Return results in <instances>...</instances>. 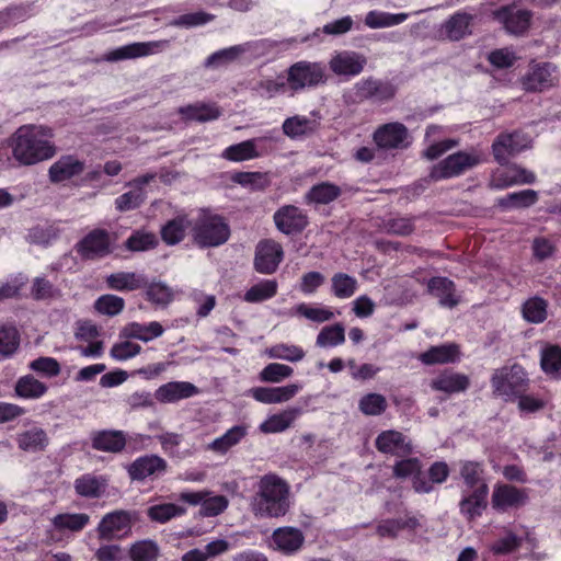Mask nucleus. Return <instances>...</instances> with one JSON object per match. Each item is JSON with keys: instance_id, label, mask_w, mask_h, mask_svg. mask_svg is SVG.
Returning <instances> with one entry per match:
<instances>
[{"instance_id": "58836bf2", "label": "nucleus", "mask_w": 561, "mask_h": 561, "mask_svg": "<svg viewBox=\"0 0 561 561\" xmlns=\"http://www.w3.org/2000/svg\"><path fill=\"white\" fill-rule=\"evenodd\" d=\"M221 157L226 160L236 162L257 158L259 152L256 150V140L249 139L236 145H231L224 150Z\"/></svg>"}, {"instance_id": "6ab92c4d", "label": "nucleus", "mask_w": 561, "mask_h": 561, "mask_svg": "<svg viewBox=\"0 0 561 561\" xmlns=\"http://www.w3.org/2000/svg\"><path fill=\"white\" fill-rule=\"evenodd\" d=\"M535 181L536 175L531 171L518 164H511L494 172L490 186L502 190L516 184H533Z\"/></svg>"}, {"instance_id": "49530a36", "label": "nucleus", "mask_w": 561, "mask_h": 561, "mask_svg": "<svg viewBox=\"0 0 561 561\" xmlns=\"http://www.w3.org/2000/svg\"><path fill=\"white\" fill-rule=\"evenodd\" d=\"M76 492L84 497H99L104 492L105 481L92 474H84L75 481Z\"/></svg>"}, {"instance_id": "72a5a7b5", "label": "nucleus", "mask_w": 561, "mask_h": 561, "mask_svg": "<svg viewBox=\"0 0 561 561\" xmlns=\"http://www.w3.org/2000/svg\"><path fill=\"white\" fill-rule=\"evenodd\" d=\"M301 413V408H289L280 413L273 414L260 425V431L266 434L284 432L293 425Z\"/></svg>"}, {"instance_id": "864d4df0", "label": "nucleus", "mask_w": 561, "mask_h": 561, "mask_svg": "<svg viewBox=\"0 0 561 561\" xmlns=\"http://www.w3.org/2000/svg\"><path fill=\"white\" fill-rule=\"evenodd\" d=\"M266 353L271 358L287 360L290 363L300 362L306 355L301 347L285 343L273 345L266 351Z\"/></svg>"}, {"instance_id": "9b49d317", "label": "nucleus", "mask_w": 561, "mask_h": 561, "mask_svg": "<svg viewBox=\"0 0 561 561\" xmlns=\"http://www.w3.org/2000/svg\"><path fill=\"white\" fill-rule=\"evenodd\" d=\"M167 470V460L154 454L140 456L127 467L130 480L138 482L159 479Z\"/></svg>"}, {"instance_id": "2f4dec72", "label": "nucleus", "mask_w": 561, "mask_h": 561, "mask_svg": "<svg viewBox=\"0 0 561 561\" xmlns=\"http://www.w3.org/2000/svg\"><path fill=\"white\" fill-rule=\"evenodd\" d=\"M342 190L339 185L330 182H321L310 187L305 195L308 205H328L339 198Z\"/></svg>"}, {"instance_id": "338daca9", "label": "nucleus", "mask_w": 561, "mask_h": 561, "mask_svg": "<svg viewBox=\"0 0 561 561\" xmlns=\"http://www.w3.org/2000/svg\"><path fill=\"white\" fill-rule=\"evenodd\" d=\"M483 468L477 461H463L460 467V476L469 488L477 489L481 483H485L482 479Z\"/></svg>"}, {"instance_id": "79ce46f5", "label": "nucleus", "mask_w": 561, "mask_h": 561, "mask_svg": "<svg viewBox=\"0 0 561 561\" xmlns=\"http://www.w3.org/2000/svg\"><path fill=\"white\" fill-rule=\"evenodd\" d=\"M247 435V427L243 425H236L228 430L222 436L216 438L208 445V449L225 454L231 447L236 446Z\"/></svg>"}, {"instance_id": "4be33fe9", "label": "nucleus", "mask_w": 561, "mask_h": 561, "mask_svg": "<svg viewBox=\"0 0 561 561\" xmlns=\"http://www.w3.org/2000/svg\"><path fill=\"white\" fill-rule=\"evenodd\" d=\"M127 434L119 430H102L91 434L93 449L111 454H119L127 447Z\"/></svg>"}, {"instance_id": "4c0bfd02", "label": "nucleus", "mask_w": 561, "mask_h": 561, "mask_svg": "<svg viewBox=\"0 0 561 561\" xmlns=\"http://www.w3.org/2000/svg\"><path fill=\"white\" fill-rule=\"evenodd\" d=\"M47 390L48 387L33 375L20 377L14 387L16 396L24 399H38L43 397Z\"/></svg>"}, {"instance_id": "6e6d98bb", "label": "nucleus", "mask_w": 561, "mask_h": 561, "mask_svg": "<svg viewBox=\"0 0 561 561\" xmlns=\"http://www.w3.org/2000/svg\"><path fill=\"white\" fill-rule=\"evenodd\" d=\"M158 239L152 232L142 230L135 231L126 241L125 248L133 252L148 251L154 249Z\"/></svg>"}, {"instance_id": "37998d69", "label": "nucleus", "mask_w": 561, "mask_h": 561, "mask_svg": "<svg viewBox=\"0 0 561 561\" xmlns=\"http://www.w3.org/2000/svg\"><path fill=\"white\" fill-rule=\"evenodd\" d=\"M278 284L275 279H264L250 287L244 294V301L257 304L273 298L277 294Z\"/></svg>"}, {"instance_id": "ddd939ff", "label": "nucleus", "mask_w": 561, "mask_h": 561, "mask_svg": "<svg viewBox=\"0 0 561 561\" xmlns=\"http://www.w3.org/2000/svg\"><path fill=\"white\" fill-rule=\"evenodd\" d=\"M169 39L131 43L111 50L106 54L105 60L113 62L125 59L147 57L162 53L169 47Z\"/></svg>"}, {"instance_id": "393cba45", "label": "nucleus", "mask_w": 561, "mask_h": 561, "mask_svg": "<svg viewBox=\"0 0 561 561\" xmlns=\"http://www.w3.org/2000/svg\"><path fill=\"white\" fill-rule=\"evenodd\" d=\"M376 448L383 454L408 456L412 453V446L405 436L393 430L381 432L376 438Z\"/></svg>"}, {"instance_id": "4468645a", "label": "nucleus", "mask_w": 561, "mask_h": 561, "mask_svg": "<svg viewBox=\"0 0 561 561\" xmlns=\"http://www.w3.org/2000/svg\"><path fill=\"white\" fill-rule=\"evenodd\" d=\"M373 139L380 149H404L410 145V133L402 123L392 122L379 126Z\"/></svg>"}, {"instance_id": "7ed1b4c3", "label": "nucleus", "mask_w": 561, "mask_h": 561, "mask_svg": "<svg viewBox=\"0 0 561 561\" xmlns=\"http://www.w3.org/2000/svg\"><path fill=\"white\" fill-rule=\"evenodd\" d=\"M230 236V228L221 216L202 211L193 225L194 241L202 248L224 244Z\"/></svg>"}, {"instance_id": "2eb2a0df", "label": "nucleus", "mask_w": 561, "mask_h": 561, "mask_svg": "<svg viewBox=\"0 0 561 561\" xmlns=\"http://www.w3.org/2000/svg\"><path fill=\"white\" fill-rule=\"evenodd\" d=\"M529 147V139L519 131L501 134L492 145V152L496 162L506 165L511 158L517 156Z\"/></svg>"}, {"instance_id": "423d86ee", "label": "nucleus", "mask_w": 561, "mask_h": 561, "mask_svg": "<svg viewBox=\"0 0 561 561\" xmlns=\"http://www.w3.org/2000/svg\"><path fill=\"white\" fill-rule=\"evenodd\" d=\"M492 18L502 25L504 31L514 36H523L530 28L533 11L523 8L518 1L500 7L492 12Z\"/></svg>"}, {"instance_id": "f3484780", "label": "nucleus", "mask_w": 561, "mask_h": 561, "mask_svg": "<svg viewBox=\"0 0 561 561\" xmlns=\"http://www.w3.org/2000/svg\"><path fill=\"white\" fill-rule=\"evenodd\" d=\"M273 219L276 228L288 236L300 233L309 224L307 214L295 205L282 206Z\"/></svg>"}, {"instance_id": "3c124183", "label": "nucleus", "mask_w": 561, "mask_h": 561, "mask_svg": "<svg viewBox=\"0 0 561 561\" xmlns=\"http://www.w3.org/2000/svg\"><path fill=\"white\" fill-rule=\"evenodd\" d=\"M185 513V507L173 503L156 504L150 506L147 511V514L151 520L161 524L167 523L174 517L182 516Z\"/></svg>"}, {"instance_id": "20e7f679", "label": "nucleus", "mask_w": 561, "mask_h": 561, "mask_svg": "<svg viewBox=\"0 0 561 561\" xmlns=\"http://www.w3.org/2000/svg\"><path fill=\"white\" fill-rule=\"evenodd\" d=\"M482 161V154L476 149L457 151L433 165L430 178L434 181L457 178L472 170Z\"/></svg>"}, {"instance_id": "8fccbe9b", "label": "nucleus", "mask_w": 561, "mask_h": 561, "mask_svg": "<svg viewBox=\"0 0 561 561\" xmlns=\"http://www.w3.org/2000/svg\"><path fill=\"white\" fill-rule=\"evenodd\" d=\"M345 341V330L341 323L327 325L319 332L316 344L319 347H333L343 344Z\"/></svg>"}, {"instance_id": "052dcab7", "label": "nucleus", "mask_w": 561, "mask_h": 561, "mask_svg": "<svg viewBox=\"0 0 561 561\" xmlns=\"http://www.w3.org/2000/svg\"><path fill=\"white\" fill-rule=\"evenodd\" d=\"M60 296L56 288L46 277H35L31 286V297L34 300H51Z\"/></svg>"}, {"instance_id": "4d7b16f0", "label": "nucleus", "mask_w": 561, "mask_h": 561, "mask_svg": "<svg viewBox=\"0 0 561 561\" xmlns=\"http://www.w3.org/2000/svg\"><path fill=\"white\" fill-rule=\"evenodd\" d=\"M541 368L552 376H561V347L551 345L541 353Z\"/></svg>"}, {"instance_id": "9d476101", "label": "nucleus", "mask_w": 561, "mask_h": 561, "mask_svg": "<svg viewBox=\"0 0 561 561\" xmlns=\"http://www.w3.org/2000/svg\"><path fill=\"white\" fill-rule=\"evenodd\" d=\"M355 96L358 101H373L374 103H387L397 93V87L388 81L368 77L359 80L354 85Z\"/></svg>"}, {"instance_id": "69168bd1", "label": "nucleus", "mask_w": 561, "mask_h": 561, "mask_svg": "<svg viewBox=\"0 0 561 561\" xmlns=\"http://www.w3.org/2000/svg\"><path fill=\"white\" fill-rule=\"evenodd\" d=\"M145 201V190H133L122 194L115 199V208L121 213L129 211L140 207Z\"/></svg>"}, {"instance_id": "f704fd0d", "label": "nucleus", "mask_w": 561, "mask_h": 561, "mask_svg": "<svg viewBox=\"0 0 561 561\" xmlns=\"http://www.w3.org/2000/svg\"><path fill=\"white\" fill-rule=\"evenodd\" d=\"M179 113L190 121L208 122L217 119L221 110L215 103H195L180 107Z\"/></svg>"}, {"instance_id": "6e6552de", "label": "nucleus", "mask_w": 561, "mask_h": 561, "mask_svg": "<svg viewBox=\"0 0 561 561\" xmlns=\"http://www.w3.org/2000/svg\"><path fill=\"white\" fill-rule=\"evenodd\" d=\"M559 82L558 67L549 61H531L527 72L522 77L520 84L526 92H541Z\"/></svg>"}, {"instance_id": "e433bc0d", "label": "nucleus", "mask_w": 561, "mask_h": 561, "mask_svg": "<svg viewBox=\"0 0 561 561\" xmlns=\"http://www.w3.org/2000/svg\"><path fill=\"white\" fill-rule=\"evenodd\" d=\"M106 284L114 290H136L147 285L144 276L133 272L113 273L106 277Z\"/></svg>"}, {"instance_id": "bf43d9fd", "label": "nucleus", "mask_w": 561, "mask_h": 561, "mask_svg": "<svg viewBox=\"0 0 561 561\" xmlns=\"http://www.w3.org/2000/svg\"><path fill=\"white\" fill-rule=\"evenodd\" d=\"M294 374V369L285 364L271 363L260 373L259 378L263 382L278 383Z\"/></svg>"}, {"instance_id": "b1692460", "label": "nucleus", "mask_w": 561, "mask_h": 561, "mask_svg": "<svg viewBox=\"0 0 561 561\" xmlns=\"http://www.w3.org/2000/svg\"><path fill=\"white\" fill-rule=\"evenodd\" d=\"M199 389L188 381H170L160 386L154 393L156 399L161 403H174L176 401L194 397Z\"/></svg>"}, {"instance_id": "412c9836", "label": "nucleus", "mask_w": 561, "mask_h": 561, "mask_svg": "<svg viewBox=\"0 0 561 561\" xmlns=\"http://www.w3.org/2000/svg\"><path fill=\"white\" fill-rule=\"evenodd\" d=\"M272 543L275 550L284 554H294L302 548L305 535L297 527H279L272 534Z\"/></svg>"}, {"instance_id": "a18cd8bd", "label": "nucleus", "mask_w": 561, "mask_h": 561, "mask_svg": "<svg viewBox=\"0 0 561 561\" xmlns=\"http://www.w3.org/2000/svg\"><path fill=\"white\" fill-rule=\"evenodd\" d=\"M471 15L467 13H456L445 22L443 28L446 37L450 41H459L469 34Z\"/></svg>"}, {"instance_id": "de8ad7c7", "label": "nucleus", "mask_w": 561, "mask_h": 561, "mask_svg": "<svg viewBox=\"0 0 561 561\" xmlns=\"http://www.w3.org/2000/svg\"><path fill=\"white\" fill-rule=\"evenodd\" d=\"M407 19V13L392 14L381 11H369L365 16V24L370 28H382L398 25Z\"/></svg>"}, {"instance_id": "c756f323", "label": "nucleus", "mask_w": 561, "mask_h": 561, "mask_svg": "<svg viewBox=\"0 0 561 561\" xmlns=\"http://www.w3.org/2000/svg\"><path fill=\"white\" fill-rule=\"evenodd\" d=\"M459 358V346L455 343L432 346L419 356V359L425 365L456 363Z\"/></svg>"}, {"instance_id": "0eeeda50", "label": "nucleus", "mask_w": 561, "mask_h": 561, "mask_svg": "<svg viewBox=\"0 0 561 561\" xmlns=\"http://www.w3.org/2000/svg\"><path fill=\"white\" fill-rule=\"evenodd\" d=\"M136 513L117 510L105 514L96 527L98 537L101 540L122 539L130 535Z\"/></svg>"}, {"instance_id": "f03ea898", "label": "nucleus", "mask_w": 561, "mask_h": 561, "mask_svg": "<svg viewBox=\"0 0 561 561\" xmlns=\"http://www.w3.org/2000/svg\"><path fill=\"white\" fill-rule=\"evenodd\" d=\"M251 505L254 514L262 517L285 516L290 507L288 484L275 474L262 477Z\"/></svg>"}, {"instance_id": "473e14b6", "label": "nucleus", "mask_w": 561, "mask_h": 561, "mask_svg": "<svg viewBox=\"0 0 561 561\" xmlns=\"http://www.w3.org/2000/svg\"><path fill=\"white\" fill-rule=\"evenodd\" d=\"M318 127L319 123L316 119L295 115L284 121L282 129L287 137L291 139H299L312 135Z\"/></svg>"}, {"instance_id": "1a4fd4ad", "label": "nucleus", "mask_w": 561, "mask_h": 561, "mask_svg": "<svg viewBox=\"0 0 561 561\" xmlns=\"http://www.w3.org/2000/svg\"><path fill=\"white\" fill-rule=\"evenodd\" d=\"M323 82H325V71L320 62L297 61L287 70V83L294 92Z\"/></svg>"}, {"instance_id": "a878e982", "label": "nucleus", "mask_w": 561, "mask_h": 561, "mask_svg": "<svg viewBox=\"0 0 561 561\" xmlns=\"http://www.w3.org/2000/svg\"><path fill=\"white\" fill-rule=\"evenodd\" d=\"M430 386L435 391L453 394L466 391L470 386V379L465 374L444 370L431 380Z\"/></svg>"}, {"instance_id": "603ef678", "label": "nucleus", "mask_w": 561, "mask_h": 561, "mask_svg": "<svg viewBox=\"0 0 561 561\" xmlns=\"http://www.w3.org/2000/svg\"><path fill=\"white\" fill-rule=\"evenodd\" d=\"M94 310L107 317H115L119 314L125 308V300L116 295H102L93 305Z\"/></svg>"}, {"instance_id": "13d9d810", "label": "nucleus", "mask_w": 561, "mask_h": 561, "mask_svg": "<svg viewBox=\"0 0 561 561\" xmlns=\"http://www.w3.org/2000/svg\"><path fill=\"white\" fill-rule=\"evenodd\" d=\"M547 302L542 298L534 297L523 305V316L531 323H541L547 318Z\"/></svg>"}, {"instance_id": "c9c22d12", "label": "nucleus", "mask_w": 561, "mask_h": 561, "mask_svg": "<svg viewBox=\"0 0 561 561\" xmlns=\"http://www.w3.org/2000/svg\"><path fill=\"white\" fill-rule=\"evenodd\" d=\"M90 523V516L85 513H64L51 519L54 529L64 533H79Z\"/></svg>"}, {"instance_id": "a19ab883", "label": "nucleus", "mask_w": 561, "mask_h": 561, "mask_svg": "<svg viewBox=\"0 0 561 561\" xmlns=\"http://www.w3.org/2000/svg\"><path fill=\"white\" fill-rule=\"evenodd\" d=\"M249 50V47L247 44L242 45H234L228 48L220 49L218 51H215L211 54L206 60H205V67L207 68H217L220 66H225L228 64H231L239 59L241 55L247 53Z\"/></svg>"}, {"instance_id": "5fc2aeb1", "label": "nucleus", "mask_w": 561, "mask_h": 561, "mask_svg": "<svg viewBox=\"0 0 561 561\" xmlns=\"http://www.w3.org/2000/svg\"><path fill=\"white\" fill-rule=\"evenodd\" d=\"M159 547L153 540H140L131 545L129 557L131 561H157Z\"/></svg>"}, {"instance_id": "a211bd4d", "label": "nucleus", "mask_w": 561, "mask_h": 561, "mask_svg": "<svg viewBox=\"0 0 561 561\" xmlns=\"http://www.w3.org/2000/svg\"><path fill=\"white\" fill-rule=\"evenodd\" d=\"M527 501V491L525 489H518L512 484H496L491 497L492 507L497 512L518 508L524 506Z\"/></svg>"}, {"instance_id": "0e129e2a", "label": "nucleus", "mask_w": 561, "mask_h": 561, "mask_svg": "<svg viewBox=\"0 0 561 561\" xmlns=\"http://www.w3.org/2000/svg\"><path fill=\"white\" fill-rule=\"evenodd\" d=\"M20 339L15 327L4 324L0 328V354L12 355L19 347Z\"/></svg>"}, {"instance_id": "7c9ffc66", "label": "nucleus", "mask_w": 561, "mask_h": 561, "mask_svg": "<svg viewBox=\"0 0 561 561\" xmlns=\"http://www.w3.org/2000/svg\"><path fill=\"white\" fill-rule=\"evenodd\" d=\"M163 332V327L157 321H152L148 324L130 322L121 330L119 336L124 339H136L142 342H149L161 336Z\"/></svg>"}, {"instance_id": "e2e57ef3", "label": "nucleus", "mask_w": 561, "mask_h": 561, "mask_svg": "<svg viewBox=\"0 0 561 561\" xmlns=\"http://www.w3.org/2000/svg\"><path fill=\"white\" fill-rule=\"evenodd\" d=\"M387 407L386 398L379 393H368L358 402V408L365 415H380L386 411Z\"/></svg>"}, {"instance_id": "cd10ccee", "label": "nucleus", "mask_w": 561, "mask_h": 561, "mask_svg": "<svg viewBox=\"0 0 561 561\" xmlns=\"http://www.w3.org/2000/svg\"><path fill=\"white\" fill-rule=\"evenodd\" d=\"M15 442L18 447L25 453H41L49 445V437L44 428L33 426L18 433Z\"/></svg>"}, {"instance_id": "aec40b11", "label": "nucleus", "mask_w": 561, "mask_h": 561, "mask_svg": "<svg viewBox=\"0 0 561 561\" xmlns=\"http://www.w3.org/2000/svg\"><path fill=\"white\" fill-rule=\"evenodd\" d=\"M366 64L367 59L365 56L350 50L337 53L329 61L332 72L337 76L347 77L359 75L364 70Z\"/></svg>"}, {"instance_id": "5701e85b", "label": "nucleus", "mask_w": 561, "mask_h": 561, "mask_svg": "<svg viewBox=\"0 0 561 561\" xmlns=\"http://www.w3.org/2000/svg\"><path fill=\"white\" fill-rule=\"evenodd\" d=\"M84 162L79 160L76 156H61L50 165L48 176L50 182L60 183L80 175L84 171Z\"/></svg>"}, {"instance_id": "09e8293b", "label": "nucleus", "mask_w": 561, "mask_h": 561, "mask_svg": "<svg viewBox=\"0 0 561 561\" xmlns=\"http://www.w3.org/2000/svg\"><path fill=\"white\" fill-rule=\"evenodd\" d=\"M357 285L356 278L345 273H336L331 278V290L340 299L352 297L357 289Z\"/></svg>"}, {"instance_id": "c85d7f7f", "label": "nucleus", "mask_w": 561, "mask_h": 561, "mask_svg": "<svg viewBox=\"0 0 561 561\" xmlns=\"http://www.w3.org/2000/svg\"><path fill=\"white\" fill-rule=\"evenodd\" d=\"M489 486L486 483H481L477 489H474L471 494L465 496L459 504L460 512L465 515L469 520L474 519L478 516H481L482 512L486 508Z\"/></svg>"}, {"instance_id": "bb28decb", "label": "nucleus", "mask_w": 561, "mask_h": 561, "mask_svg": "<svg viewBox=\"0 0 561 561\" xmlns=\"http://www.w3.org/2000/svg\"><path fill=\"white\" fill-rule=\"evenodd\" d=\"M427 290L438 298L439 305L443 307L454 308L460 301L454 282L447 277H432L427 282Z\"/></svg>"}, {"instance_id": "774afa93", "label": "nucleus", "mask_w": 561, "mask_h": 561, "mask_svg": "<svg viewBox=\"0 0 561 561\" xmlns=\"http://www.w3.org/2000/svg\"><path fill=\"white\" fill-rule=\"evenodd\" d=\"M31 370L45 377H56L60 374L61 367L57 359L42 356L28 364Z\"/></svg>"}, {"instance_id": "f257e3e1", "label": "nucleus", "mask_w": 561, "mask_h": 561, "mask_svg": "<svg viewBox=\"0 0 561 561\" xmlns=\"http://www.w3.org/2000/svg\"><path fill=\"white\" fill-rule=\"evenodd\" d=\"M51 137V129L45 126L20 127L12 136L13 157L24 165H32L51 158L55 154V147L50 142Z\"/></svg>"}, {"instance_id": "dca6fc26", "label": "nucleus", "mask_w": 561, "mask_h": 561, "mask_svg": "<svg viewBox=\"0 0 561 561\" xmlns=\"http://www.w3.org/2000/svg\"><path fill=\"white\" fill-rule=\"evenodd\" d=\"M282 245L274 240L260 241L255 249L254 268L261 274H273L283 261Z\"/></svg>"}, {"instance_id": "f8f14e48", "label": "nucleus", "mask_w": 561, "mask_h": 561, "mask_svg": "<svg viewBox=\"0 0 561 561\" xmlns=\"http://www.w3.org/2000/svg\"><path fill=\"white\" fill-rule=\"evenodd\" d=\"M76 251L83 260H98L112 252L111 237L105 229H93L76 244Z\"/></svg>"}, {"instance_id": "680f3d73", "label": "nucleus", "mask_w": 561, "mask_h": 561, "mask_svg": "<svg viewBox=\"0 0 561 561\" xmlns=\"http://www.w3.org/2000/svg\"><path fill=\"white\" fill-rule=\"evenodd\" d=\"M286 82L282 80L262 79L251 87V91L264 99H272L280 93H284Z\"/></svg>"}, {"instance_id": "39448f33", "label": "nucleus", "mask_w": 561, "mask_h": 561, "mask_svg": "<svg viewBox=\"0 0 561 561\" xmlns=\"http://www.w3.org/2000/svg\"><path fill=\"white\" fill-rule=\"evenodd\" d=\"M528 379L524 368L517 364L496 369L491 378L493 392L505 400H514L526 391Z\"/></svg>"}, {"instance_id": "c03bdc74", "label": "nucleus", "mask_w": 561, "mask_h": 561, "mask_svg": "<svg viewBox=\"0 0 561 561\" xmlns=\"http://www.w3.org/2000/svg\"><path fill=\"white\" fill-rule=\"evenodd\" d=\"M188 226L186 217H176L168 221L161 229L162 240L169 245L178 244L184 239Z\"/></svg>"}, {"instance_id": "ea45409f", "label": "nucleus", "mask_w": 561, "mask_h": 561, "mask_svg": "<svg viewBox=\"0 0 561 561\" xmlns=\"http://www.w3.org/2000/svg\"><path fill=\"white\" fill-rule=\"evenodd\" d=\"M538 193L534 190H523L507 194L499 199L497 205L503 209L527 208L536 204Z\"/></svg>"}]
</instances>
